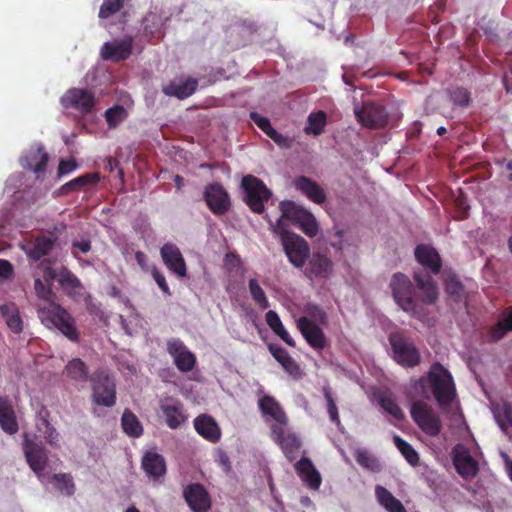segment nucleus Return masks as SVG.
<instances>
[{
    "mask_svg": "<svg viewBox=\"0 0 512 512\" xmlns=\"http://www.w3.org/2000/svg\"><path fill=\"white\" fill-rule=\"evenodd\" d=\"M414 256L422 267L413 271L416 287L422 293L420 300L424 305H433L439 297L438 286L433 276L438 275L442 269L441 256L434 247L426 244L417 245Z\"/></svg>",
    "mask_w": 512,
    "mask_h": 512,
    "instance_id": "f257e3e1",
    "label": "nucleus"
},
{
    "mask_svg": "<svg viewBox=\"0 0 512 512\" xmlns=\"http://www.w3.org/2000/svg\"><path fill=\"white\" fill-rule=\"evenodd\" d=\"M427 387L442 411H445L456 397V387L451 373L438 362L433 363L427 374L414 383V388L419 391L420 396L428 399Z\"/></svg>",
    "mask_w": 512,
    "mask_h": 512,
    "instance_id": "f03ea898",
    "label": "nucleus"
},
{
    "mask_svg": "<svg viewBox=\"0 0 512 512\" xmlns=\"http://www.w3.org/2000/svg\"><path fill=\"white\" fill-rule=\"evenodd\" d=\"M389 286L393 299L403 311L421 321L427 317L428 312L423 307V303L415 299L413 284L406 274L394 273Z\"/></svg>",
    "mask_w": 512,
    "mask_h": 512,
    "instance_id": "7ed1b4c3",
    "label": "nucleus"
},
{
    "mask_svg": "<svg viewBox=\"0 0 512 512\" xmlns=\"http://www.w3.org/2000/svg\"><path fill=\"white\" fill-rule=\"evenodd\" d=\"M38 316L47 327L57 328L70 341L78 343L80 334L71 314L57 303H50L38 308Z\"/></svg>",
    "mask_w": 512,
    "mask_h": 512,
    "instance_id": "20e7f679",
    "label": "nucleus"
},
{
    "mask_svg": "<svg viewBox=\"0 0 512 512\" xmlns=\"http://www.w3.org/2000/svg\"><path fill=\"white\" fill-rule=\"evenodd\" d=\"M273 231L279 235L289 262L293 266L301 268L310 255V247L307 241L303 237L283 229L280 224L275 226Z\"/></svg>",
    "mask_w": 512,
    "mask_h": 512,
    "instance_id": "39448f33",
    "label": "nucleus"
},
{
    "mask_svg": "<svg viewBox=\"0 0 512 512\" xmlns=\"http://www.w3.org/2000/svg\"><path fill=\"white\" fill-rule=\"evenodd\" d=\"M353 111L361 126L368 129H381L387 125L389 120V113L385 106L375 101L356 103Z\"/></svg>",
    "mask_w": 512,
    "mask_h": 512,
    "instance_id": "423d86ee",
    "label": "nucleus"
},
{
    "mask_svg": "<svg viewBox=\"0 0 512 512\" xmlns=\"http://www.w3.org/2000/svg\"><path fill=\"white\" fill-rule=\"evenodd\" d=\"M50 155L44 144L34 143L25 150L19 158L20 166L35 175L36 179H43L47 172Z\"/></svg>",
    "mask_w": 512,
    "mask_h": 512,
    "instance_id": "0eeeda50",
    "label": "nucleus"
},
{
    "mask_svg": "<svg viewBox=\"0 0 512 512\" xmlns=\"http://www.w3.org/2000/svg\"><path fill=\"white\" fill-rule=\"evenodd\" d=\"M281 216L296 223L299 229L308 237L318 234L319 226L315 217L307 210L298 207L292 201L280 203Z\"/></svg>",
    "mask_w": 512,
    "mask_h": 512,
    "instance_id": "6e6552de",
    "label": "nucleus"
},
{
    "mask_svg": "<svg viewBox=\"0 0 512 512\" xmlns=\"http://www.w3.org/2000/svg\"><path fill=\"white\" fill-rule=\"evenodd\" d=\"M411 418L427 435L435 437L441 432L442 424L439 416L424 401H414L410 409Z\"/></svg>",
    "mask_w": 512,
    "mask_h": 512,
    "instance_id": "1a4fd4ad",
    "label": "nucleus"
},
{
    "mask_svg": "<svg viewBox=\"0 0 512 512\" xmlns=\"http://www.w3.org/2000/svg\"><path fill=\"white\" fill-rule=\"evenodd\" d=\"M23 452L31 470L43 481L45 478L44 470L48 462L47 450L43 443L41 441L36 442L25 434Z\"/></svg>",
    "mask_w": 512,
    "mask_h": 512,
    "instance_id": "9d476101",
    "label": "nucleus"
},
{
    "mask_svg": "<svg viewBox=\"0 0 512 512\" xmlns=\"http://www.w3.org/2000/svg\"><path fill=\"white\" fill-rule=\"evenodd\" d=\"M389 341L395 360L402 366L414 367L420 363V354L415 345L400 333H393Z\"/></svg>",
    "mask_w": 512,
    "mask_h": 512,
    "instance_id": "9b49d317",
    "label": "nucleus"
},
{
    "mask_svg": "<svg viewBox=\"0 0 512 512\" xmlns=\"http://www.w3.org/2000/svg\"><path fill=\"white\" fill-rule=\"evenodd\" d=\"M61 104L65 108H73L86 115L94 110L95 96L88 89L71 88L61 97Z\"/></svg>",
    "mask_w": 512,
    "mask_h": 512,
    "instance_id": "f8f14e48",
    "label": "nucleus"
},
{
    "mask_svg": "<svg viewBox=\"0 0 512 512\" xmlns=\"http://www.w3.org/2000/svg\"><path fill=\"white\" fill-rule=\"evenodd\" d=\"M167 351L179 371L190 372L194 369L196 357L180 339L172 338L168 340Z\"/></svg>",
    "mask_w": 512,
    "mask_h": 512,
    "instance_id": "ddd939ff",
    "label": "nucleus"
},
{
    "mask_svg": "<svg viewBox=\"0 0 512 512\" xmlns=\"http://www.w3.org/2000/svg\"><path fill=\"white\" fill-rule=\"evenodd\" d=\"M286 424L272 425L271 433L274 441L281 447L289 461H293L301 447V441L294 433L286 431Z\"/></svg>",
    "mask_w": 512,
    "mask_h": 512,
    "instance_id": "4468645a",
    "label": "nucleus"
},
{
    "mask_svg": "<svg viewBox=\"0 0 512 512\" xmlns=\"http://www.w3.org/2000/svg\"><path fill=\"white\" fill-rule=\"evenodd\" d=\"M93 400L96 404L112 407L116 403V386L106 374H98L93 386Z\"/></svg>",
    "mask_w": 512,
    "mask_h": 512,
    "instance_id": "2eb2a0df",
    "label": "nucleus"
},
{
    "mask_svg": "<svg viewBox=\"0 0 512 512\" xmlns=\"http://www.w3.org/2000/svg\"><path fill=\"white\" fill-rule=\"evenodd\" d=\"M134 39L125 36L122 39L106 42L101 48V57L104 60L119 62L126 60L132 53Z\"/></svg>",
    "mask_w": 512,
    "mask_h": 512,
    "instance_id": "dca6fc26",
    "label": "nucleus"
},
{
    "mask_svg": "<svg viewBox=\"0 0 512 512\" xmlns=\"http://www.w3.org/2000/svg\"><path fill=\"white\" fill-rule=\"evenodd\" d=\"M161 258L165 266L179 278L187 275V267L185 259L177 247L173 243H165L160 249Z\"/></svg>",
    "mask_w": 512,
    "mask_h": 512,
    "instance_id": "f3484780",
    "label": "nucleus"
},
{
    "mask_svg": "<svg viewBox=\"0 0 512 512\" xmlns=\"http://www.w3.org/2000/svg\"><path fill=\"white\" fill-rule=\"evenodd\" d=\"M183 496L193 512H206L211 507L210 496L202 484L187 485L184 488Z\"/></svg>",
    "mask_w": 512,
    "mask_h": 512,
    "instance_id": "a211bd4d",
    "label": "nucleus"
},
{
    "mask_svg": "<svg viewBox=\"0 0 512 512\" xmlns=\"http://www.w3.org/2000/svg\"><path fill=\"white\" fill-rule=\"evenodd\" d=\"M58 283L65 294L73 300L79 301L88 297L80 279L65 266L59 270Z\"/></svg>",
    "mask_w": 512,
    "mask_h": 512,
    "instance_id": "6ab92c4d",
    "label": "nucleus"
},
{
    "mask_svg": "<svg viewBox=\"0 0 512 512\" xmlns=\"http://www.w3.org/2000/svg\"><path fill=\"white\" fill-rule=\"evenodd\" d=\"M298 328L307 343L316 350H322L327 346V338L322 329L307 317L298 320Z\"/></svg>",
    "mask_w": 512,
    "mask_h": 512,
    "instance_id": "aec40b11",
    "label": "nucleus"
},
{
    "mask_svg": "<svg viewBox=\"0 0 512 512\" xmlns=\"http://www.w3.org/2000/svg\"><path fill=\"white\" fill-rule=\"evenodd\" d=\"M160 408L170 429L180 428L187 420L184 406L179 400L168 398L161 403Z\"/></svg>",
    "mask_w": 512,
    "mask_h": 512,
    "instance_id": "412c9836",
    "label": "nucleus"
},
{
    "mask_svg": "<svg viewBox=\"0 0 512 512\" xmlns=\"http://www.w3.org/2000/svg\"><path fill=\"white\" fill-rule=\"evenodd\" d=\"M141 467L149 478L157 480L166 474L164 457L157 452L147 451L142 457Z\"/></svg>",
    "mask_w": 512,
    "mask_h": 512,
    "instance_id": "4be33fe9",
    "label": "nucleus"
},
{
    "mask_svg": "<svg viewBox=\"0 0 512 512\" xmlns=\"http://www.w3.org/2000/svg\"><path fill=\"white\" fill-rule=\"evenodd\" d=\"M0 428L9 435H14L19 430L12 401L7 396H0Z\"/></svg>",
    "mask_w": 512,
    "mask_h": 512,
    "instance_id": "5701e85b",
    "label": "nucleus"
},
{
    "mask_svg": "<svg viewBox=\"0 0 512 512\" xmlns=\"http://www.w3.org/2000/svg\"><path fill=\"white\" fill-rule=\"evenodd\" d=\"M295 470L307 487L313 490L319 489L322 482L321 475L313 465L311 459L302 457L295 464Z\"/></svg>",
    "mask_w": 512,
    "mask_h": 512,
    "instance_id": "b1692460",
    "label": "nucleus"
},
{
    "mask_svg": "<svg viewBox=\"0 0 512 512\" xmlns=\"http://www.w3.org/2000/svg\"><path fill=\"white\" fill-rule=\"evenodd\" d=\"M268 350L287 374L294 379L301 378L302 371L300 366L284 348L277 344H270Z\"/></svg>",
    "mask_w": 512,
    "mask_h": 512,
    "instance_id": "393cba45",
    "label": "nucleus"
},
{
    "mask_svg": "<svg viewBox=\"0 0 512 512\" xmlns=\"http://www.w3.org/2000/svg\"><path fill=\"white\" fill-rule=\"evenodd\" d=\"M194 428L205 440L215 443L221 438V429L216 421L208 415H200L194 419Z\"/></svg>",
    "mask_w": 512,
    "mask_h": 512,
    "instance_id": "a878e982",
    "label": "nucleus"
},
{
    "mask_svg": "<svg viewBox=\"0 0 512 512\" xmlns=\"http://www.w3.org/2000/svg\"><path fill=\"white\" fill-rule=\"evenodd\" d=\"M197 86L198 81L191 77L183 81L174 80L163 87V93L167 96L176 97L178 99H185L196 91Z\"/></svg>",
    "mask_w": 512,
    "mask_h": 512,
    "instance_id": "bb28decb",
    "label": "nucleus"
},
{
    "mask_svg": "<svg viewBox=\"0 0 512 512\" xmlns=\"http://www.w3.org/2000/svg\"><path fill=\"white\" fill-rule=\"evenodd\" d=\"M456 471L463 477H475L479 471L478 462L469 451H456L453 456Z\"/></svg>",
    "mask_w": 512,
    "mask_h": 512,
    "instance_id": "cd10ccee",
    "label": "nucleus"
},
{
    "mask_svg": "<svg viewBox=\"0 0 512 512\" xmlns=\"http://www.w3.org/2000/svg\"><path fill=\"white\" fill-rule=\"evenodd\" d=\"M258 405L264 415H269L276 421L274 425L287 424L288 418L285 412L272 396L264 395L259 399Z\"/></svg>",
    "mask_w": 512,
    "mask_h": 512,
    "instance_id": "c85d7f7f",
    "label": "nucleus"
},
{
    "mask_svg": "<svg viewBox=\"0 0 512 512\" xmlns=\"http://www.w3.org/2000/svg\"><path fill=\"white\" fill-rule=\"evenodd\" d=\"M0 313L13 333L20 334L23 331V320L15 303L9 302L0 305Z\"/></svg>",
    "mask_w": 512,
    "mask_h": 512,
    "instance_id": "c756f323",
    "label": "nucleus"
},
{
    "mask_svg": "<svg viewBox=\"0 0 512 512\" xmlns=\"http://www.w3.org/2000/svg\"><path fill=\"white\" fill-rule=\"evenodd\" d=\"M55 245V240L46 236H38L31 247L25 249V253L33 261H39L48 255Z\"/></svg>",
    "mask_w": 512,
    "mask_h": 512,
    "instance_id": "7c9ffc66",
    "label": "nucleus"
},
{
    "mask_svg": "<svg viewBox=\"0 0 512 512\" xmlns=\"http://www.w3.org/2000/svg\"><path fill=\"white\" fill-rule=\"evenodd\" d=\"M50 413L46 408L39 412L40 423L38 430L43 434L46 442L52 447H59L60 435L49 421Z\"/></svg>",
    "mask_w": 512,
    "mask_h": 512,
    "instance_id": "2f4dec72",
    "label": "nucleus"
},
{
    "mask_svg": "<svg viewBox=\"0 0 512 512\" xmlns=\"http://www.w3.org/2000/svg\"><path fill=\"white\" fill-rule=\"evenodd\" d=\"M375 495L378 502L388 512H407L404 505L392 493L383 486H376Z\"/></svg>",
    "mask_w": 512,
    "mask_h": 512,
    "instance_id": "473e14b6",
    "label": "nucleus"
},
{
    "mask_svg": "<svg viewBox=\"0 0 512 512\" xmlns=\"http://www.w3.org/2000/svg\"><path fill=\"white\" fill-rule=\"evenodd\" d=\"M512 331V306L507 307L501 314L498 322L491 328L490 337L497 342L504 337L507 332Z\"/></svg>",
    "mask_w": 512,
    "mask_h": 512,
    "instance_id": "72a5a7b5",
    "label": "nucleus"
},
{
    "mask_svg": "<svg viewBox=\"0 0 512 512\" xmlns=\"http://www.w3.org/2000/svg\"><path fill=\"white\" fill-rule=\"evenodd\" d=\"M123 431L130 437L138 438L143 434V426L137 416L129 409H126L121 417Z\"/></svg>",
    "mask_w": 512,
    "mask_h": 512,
    "instance_id": "f704fd0d",
    "label": "nucleus"
},
{
    "mask_svg": "<svg viewBox=\"0 0 512 512\" xmlns=\"http://www.w3.org/2000/svg\"><path fill=\"white\" fill-rule=\"evenodd\" d=\"M64 372L68 378L78 382L87 381L89 375L88 366L80 358L70 360L66 364Z\"/></svg>",
    "mask_w": 512,
    "mask_h": 512,
    "instance_id": "c9c22d12",
    "label": "nucleus"
},
{
    "mask_svg": "<svg viewBox=\"0 0 512 512\" xmlns=\"http://www.w3.org/2000/svg\"><path fill=\"white\" fill-rule=\"evenodd\" d=\"M162 18L155 12H149L143 18V33L149 39L161 37Z\"/></svg>",
    "mask_w": 512,
    "mask_h": 512,
    "instance_id": "e433bc0d",
    "label": "nucleus"
},
{
    "mask_svg": "<svg viewBox=\"0 0 512 512\" xmlns=\"http://www.w3.org/2000/svg\"><path fill=\"white\" fill-rule=\"evenodd\" d=\"M99 178V174L96 172L87 173L64 184L60 188L59 192H78L79 190L85 188L88 184L97 183Z\"/></svg>",
    "mask_w": 512,
    "mask_h": 512,
    "instance_id": "4c0bfd02",
    "label": "nucleus"
},
{
    "mask_svg": "<svg viewBox=\"0 0 512 512\" xmlns=\"http://www.w3.org/2000/svg\"><path fill=\"white\" fill-rule=\"evenodd\" d=\"M310 270L316 277L326 278L332 270V262L322 254H314L310 260Z\"/></svg>",
    "mask_w": 512,
    "mask_h": 512,
    "instance_id": "58836bf2",
    "label": "nucleus"
},
{
    "mask_svg": "<svg viewBox=\"0 0 512 512\" xmlns=\"http://www.w3.org/2000/svg\"><path fill=\"white\" fill-rule=\"evenodd\" d=\"M252 34L251 28L245 25H237L229 27V41L228 44L235 48L245 45Z\"/></svg>",
    "mask_w": 512,
    "mask_h": 512,
    "instance_id": "ea45409f",
    "label": "nucleus"
},
{
    "mask_svg": "<svg viewBox=\"0 0 512 512\" xmlns=\"http://www.w3.org/2000/svg\"><path fill=\"white\" fill-rule=\"evenodd\" d=\"M326 123L327 115L324 111L313 112L308 116V125L305 128V132L307 134L320 135L324 131Z\"/></svg>",
    "mask_w": 512,
    "mask_h": 512,
    "instance_id": "a19ab883",
    "label": "nucleus"
},
{
    "mask_svg": "<svg viewBox=\"0 0 512 512\" xmlns=\"http://www.w3.org/2000/svg\"><path fill=\"white\" fill-rule=\"evenodd\" d=\"M248 290L251 295L252 300L261 310H266L269 308L270 303L266 296L265 291L260 286L257 279L252 278L248 282Z\"/></svg>",
    "mask_w": 512,
    "mask_h": 512,
    "instance_id": "79ce46f5",
    "label": "nucleus"
},
{
    "mask_svg": "<svg viewBox=\"0 0 512 512\" xmlns=\"http://www.w3.org/2000/svg\"><path fill=\"white\" fill-rule=\"evenodd\" d=\"M55 488L63 495L72 496L75 493L73 477L69 473L54 474L51 479Z\"/></svg>",
    "mask_w": 512,
    "mask_h": 512,
    "instance_id": "37998d69",
    "label": "nucleus"
},
{
    "mask_svg": "<svg viewBox=\"0 0 512 512\" xmlns=\"http://www.w3.org/2000/svg\"><path fill=\"white\" fill-rule=\"evenodd\" d=\"M356 462L363 468L378 472L381 465L378 459L366 449H357L354 453Z\"/></svg>",
    "mask_w": 512,
    "mask_h": 512,
    "instance_id": "c03bdc74",
    "label": "nucleus"
},
{
    "mask_svg": "<svg viewBox=\"0 0 512 512\" xmlns=\"http://www.w3.org/2000/svg\"><path fill=\"white\" fill-rule=\"evenodd\" d=\"M394 443L406 461L413 467L419 464V455L416 450L400 436H394Z\"/></svg>",
    "mask_w": 512,
    "mask_h": 512,
    "instance_id": "a18cd8bd",
    "label": "nucleus"
},
{
    "mask_svg": "<svg viewBox=\"0 0 512 512\" xmlns=\"http://www.w3.org/2000/svg\"><path fill=\"white\" fill-rule=\"evenodd\" d=\"M226 271L234 273L239 278H242L246 273L242 258L236 252H226Z\"/></svg>",
    "mask_w": 512,
    "mask_h": 512,
    "instance_id": "49530a36",
    "label": "nucleus"
},
{
    "mask_svg": "<svg viewBox=\"0 0 512 512\" xmlns=\"http://www.w3.org/2000/svg\"><path fill=\"white\" fill-rule=\"evenodd\" d=\"M241 187L243 192H271L261 179L253 175L244 176Z\"/></svg>",
    "mask_w": 512,
    "mask_h": 512,
    "instance_id": "de8ad7c7",
    "label": "nucleus"
},
{
    "mask_svg": "<svg viewBox=\"0 0 512 512\" xmlns=\"http://www.w3.org/2000/svg\"><path fill=\"white\" fill-rule=\"evenodd\" d=\"M272 194H244V201L249 208L255 213H262L264 210V202L268 201Z\"/></svg>",
    "mask_w": 512,
    "mask_h": 512,
    "instance_id": "09e8293b",
    "label": "nucleus"
},
{
    "mask_svg": "<svg viewBox=\"0 0 512 512\" xmlns=\"http://www.w3.org/2000/svg\"><path fill=\"white\" fill-rule=\"evenodd\" d=\"M126 117V110L123 106L116 105L105 111V119L109 127H116Z\"/></svg>",
    "mask_w": 512,
    "mask_h": 512,
    "instance_id": "8fccbe9b",
    "label": "nucleus"
},
{
    "mask_svg": "<svg viewBox=\"0 0 512 512\" xmlns=\"http://www.w3.org/2000/svg\"><path fill=\"white\" fill-rule=\"evenodd\" d=\"M124 2L125 0H104L99 10V17L109 18L123 8Z\"/></svg>",
    "mask_w": 512,
    "mask_h": 512,
    "instance_id": "3c124183",
    "label": "nucleus"
},
{
    "mask_svg": "<svg viewBox=\"0 0 512 512\" xmlns=\"http://www.w3.org/2000/svg\"><path fill=\"white\" fill-rule=\"evenodd\" d=\"M323 395L327 402V411L330 417V420L335 423L337 426L341 424L338 408L336 406V402L333 398V395L331 393V390L329 387L323 388Z\"/></svg>",
    "mask_w": 512,
    "mask_h": 512,
    "instance_id": "603ef678",
    "label": "nucleus"
},
{
    "mask_svg": "<svg viewBox=\"0 0 512 512\" xmlns=\"http://www.w3.org/2000/svg\"><path fill=\"white\" fill-rule=\"evenodd\" d=\"M34 289H35L36 295L40 299L47 302L46 305H49L50 303H55L53 301L55 294L53 293V291L51 289V285H49L45 282H42L41 279H36L34 281Z\"/></svg>",
    "mask_w": 512,
    "mask_h": 512,
    "instance_id": "864d4df0",
    "label": "nucleus"
},
{
    "mask_svg": "<svg viewBox=\"0 0 512 512\" xmlns=\"http://www.w3.org/2000/svg\"><path fill=\"white\" fill-rule=\"evenodd\" d=\"M380 406L397 420H402L404 414L397 402L391 397H382L379 401Z\"/></svg>",
    "mask_w": 512,
    "mask_h": 512,
    "instance_id": "5fc2aeb1",
    "label": "nucleus"
},
{
    "mask_svg": "<svg viewBox=\"0 0 512 512\" xmlns=\"http://www.w3.org/2000/svg\"><path fill=\"white\" fill-rule=\"evenodd\" d=\"M207 206L216 215L224 214V194H203Z\"/></svg>",
    "mask_w": 512,
    "mask_h": 512,
    "instance_id": "6e6d98bb",
    "label": "nucleus"
},
{
    "mask_svg": "<svg viewBox=\"0 0 512 512\" xmlns=\"http://www.w3.org/2000/svg\"><path fill=\"white\" fill-rule=\"evenodd\" d=\"M451 101L461 107L468 106L470 102V94L467 89L462 87H455L449 90Z\"/></svg>",
    "mask_w": 512,
    "mask_h": 512,
    "instance_id": "4d7b16f0",
    "label": "nucleus"
},
{
    "mask_svg": "<svg viewBox=\"0 0 512 512\" xmlns=\"http://www.w3.org/2000/svg\"><path fill=\"white\" fill-rule=\"evenodd\" d=\"M293 183L294 188L299 192H323L315 182L305 176L297 177Z\"/></svg>",
    "mask_w": 512,
    "mask_h": 512,
    "instance_id": "13d9d810",
    "label": "nucleus"
},
{
    "mask_svg": "<svg viewBox=\"0 0 512 512\" xmlns=\"http://www.w3.org/2000/svg\"><path fill=\"white\" fill-rule=\"evenodd\" d=\"M151 275L162 293L166 296H171V290L167 284L166 278L156 266L151 268Z\"/></svg>",
    "mask_w": 512,
    "mask_h": 512,
    "instance_id": "bf43d9fd",
    "label": "nucleus"
},
{
    "mask_svg": "<svg viewBox=\"0 0 512 512\" xmlns=\"http://www.w3.org/2000/svg\"><path fill=\"white\" fill-rule=\"evenodd\" d=\"M41 265L43 267L44 282L52 286L53 282L59 278V271L57 272L51 267L49 260H43Z\"/></svg>",
    "mask_w": 512,
    "mask_h": 512,
    "instance_id": "052dcab7",
    "label": "nucleus"
},
{
    "mask_svg": "<svg viewBox=\"0 0 512 512\" xmlns=\"http://www.w3.org/2000/svg\"><path fill=\"white\" fill-rule=\"evenodd\" d=\"M250 119L261 129L266 135L273 128L271 126L270 120L267 117L260 115L257 112L250 113Z\"/></svg>",
    "mask_w": 512,
    "mask_h": 512,
    "instance_id": "680f3d73",
    "label": "nucleus"
},
{
    "mask_svg": "<svg viewBox=\"0 0 512 512\" xmlns=\"http://www.w3.org/2000/svg\"><path fill=\"white\" fill-rule=\"evenodd\" d=\"M445 290L448 295L458 298L463 290V286L458 279L451 277L446 281Z\"/></svg>",
    "mask_w": 512,
    "mask_h": 512,
    "instance_id": "e2e57ef3",
    "label": "nucleus"
},
{
    "mask_svg": "<svg viewBox=\"0 0 512 512\" xmlns=\"http://www.w3.org/2000/svg\"><path fill=\"white\" fill-rule=\"evenodd\" d=\"M77 168L75 159L60 160L57 170V177L61 178L72 173Z\"/></svg>",
    "mask_w": 512,
    "mask_h": 512,
    "instance_id": "0e129e2a",
    "label": "nucleus"
},
{
    "mask_svg": "<svg viewBox=\"0 0 512 512\" xmlns=\"http://www.w3.org/2000/svg\"><path fill=\"white\" fill-rule=\"evenodd\" d=\"M265 320H266V323L272 329L273 332H275L276 330H278L279 328H281L283 326L280 317L273 310H269L266 313Z\"/></svg>",
    "mask_w": 512,
    "mask_h": 512,
    "instance_id": "69168bd1",
    "label": "nucleus"
},
{
    "mask_svg": "<svg viewBox=\"0 0 512 512\" xmlns=\"http://www.w3.org/2000/svg\"><path fill=\"white\" fill-rule=\"evenodd\" d=\"M267 136L272 139L279 147H289L290 142L288 137L276 131L274 128L270 130Z\"/></svg>",
    "mask_w": 512,
    "mask_h": 512,
    "instance_id": "338daca9",
    "label": "nucleus"
},
{
    "mask_svg": "<svg viewBox=\"0 0 512 512\" xmlns=\"http://www.w3.org/2000/svg\"><path fill=\"white\" fill-rule=\"evenodd\" d=\"M451 195L455 197L454 198L455 205L461 211V213L463 214V217H465L469 210V205L467 204L465 194H457V195L451 194Z\"/></svg>",
    "mask_w": 512,
    "mask_h": 512,
    "instance_id": "774afa93",
    "label": "nucleus"
}]
</instances>
